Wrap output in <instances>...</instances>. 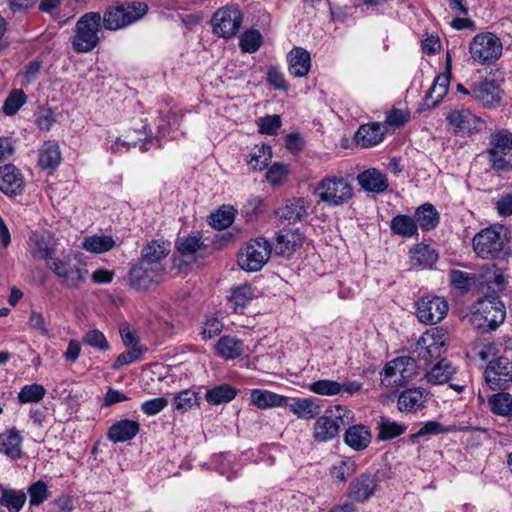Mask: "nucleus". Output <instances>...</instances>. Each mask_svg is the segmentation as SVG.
Masks as SVG:
<instances>
[{
  "label": "nucleus",
  "instance_id": "864d4df0",
  "mask_svg": "<svg viewBox=\"0 0 512 512\" xmlns=\"http://www.w3.org/2000/svg\"><path fill=\"white\" fill-rule=\"evenodd\" d=\"M356 472V463L351 459H342L336 462L330 470V475L332 478L345 482L349 477H351Z\"/></svg>",
  "mask_w": 512,
  "mask_h": 512
},
{
  "label": "nucleus",
  "instance_id": "412c9836",
  "mask_svg": "<svg viewBox=\"0 0 512 512\" xmlns=\"http://www.w3.org/2000/svg\"><path fill=\"white\" fill-rule=\"evenodd\" d=\"M23 188V176L14 165L0 167V191L8 196H16L22 193Z\"/></svg>",
  "mask_w": 512,
  "mask_h": 512
},
{
  "label": "nucleus",
  "instance_id": "79ce46f5",
  "mask_svg": "<svg viewBox=\"0 0 512 512\" xmlns=\"http://www.w3.org/2000/svg\"><path fill=\"white\" fill-rule=\"evenodd\" d=\"M390 229L395 235L412 237L417 234L418 227L413 218L408 215H397L392 218Z\"/></svg>",
  "mask_w": 512,
  "mask_h": 512
},
{
  "label": "nucleus",
  "instance_id": "f3484780",
  "mask_svg": "<svg viewBox=\"0 0 512 512\" xmlns=\"http://www.w3.org/2000/svg\"><path fill=\"white\" fill-rule=\"evenodd\" d=\"M446 120L456 134L471 135L481 130L483 121L467 109L453 110Z\"/></svg>",
  "mask_w": 512,
  "mask_h": 512
},
{
  "label": "nucleus",
  "instance_id": "a19ab883",
  "mask_svg": "<svg viewBox=\"0 0 512 512\" xmlns=\"http://www.w3.org/2000/svg\"><path fill=\"white\" fill-rule=\"evenodd\" d=\"M236 396V388L229 384H222L207 390L205 399L211 405H220L232 401Z\"/></svg>",
  "mask_w": 512,
  "mask_h": 512
},
{
  "label": "nucleus",
  "instance_id": "13d9d810",
  "mask_svg": "<svg viewBox=\"0 0 512 512\" xmlns=\"http://www.w3.org/2000/svg\"><path fill=\"white\" fill-rule=\"evenodd\" d=\"M146 348L141 346H134L131 350L122 352L113 364V369H119L122 366L129 365L137 360H140L142 355L146 352Z\"/></svg>",
  "mask_w": 512,
  "mask_h": 512
},
{
  "label": "nucleus",
  "instance_id": "052dcab7",
  "mask_svg": "<svg viewBox=\"0 0 512 512\" xmlns=\"http://www.w3.org/2000/svg\"><path fill=\"white\" fill-rule=\"evenodd\" d=\"M28 494L30 496L29 502L31 506H38L42 504L44 501H46L49 497L48 487L41 480L33 483L28 488Z\"/></svg>",
  "mask_w": 512,
  "mask_h": 512
},
{
  "label": "nucleus",
  "instance_id": "a18cd8bd",
  "mask_svg": "<svg viewBox=\"0 0 512 512\" xmlns=\"http://www.w3.org/2000/svg\"><path fill=\"white\" fill-rule=\"evenodd\" d=\"M254 289L249 284H243L234 288L229 297L235 311L244 309L254 298Z\"/></svg>",
  "mask_w": 512,
  "mask_h": 512
},
{
  "label": "nucleus",
  "instance_id": "5fc2aeb1",
  "mask_svg": "<svg viewBox=\"0 0 512 512\" xmlns=\"http://www.w3.org/2000/svg\"><path fill=\"white\" fill-rule=\"evenodd\" d=\"M262 35L258 30H248L239 39V46L246 53L256 52L262 45Z\"/></svg>",
  "mask_w": 512,
  "mask_h": 512
},
{
  "label": "nucleus",
  "instance_id": "423d86ee",
  "mask_svg": "<svg viewBox=\"0 0 512 512\" xmlns=\"http://www.w3.org/2000/svg\"><path fill=\"white\" fill-rule=\"evenodd\" d=\"M47 268L55 274L61 285L69 289L79 288L88 272L80 261L71 255L48 260Z\"/></svg>",
  "mask_w": 512,
  "mask_h": 512
},
{
  "label": "nucleus",
  "instance_id": "f8f14e48",
  "mask_svg": "<svg viewBox=\"0 0 512 512\" xmlns=\"http://www.w3.org/2000/svg\"><path fill=\"white\" fill-rule=\"evenodd\" d=\"M243 14L236 6H226L218 9L212 16L213 32L219 37L232 38L240 29Z\"/></svg>",
  "mask_w": 512,
  "mask_h": 512
},
{
  "label": "nucleus",
  "instance_id": "7ed1b4c3",
  "mask_svg": "<svg viewBox=\"0 0 512 512\" xmlns=\"http://www.w3.org/2000/svg\"><path fill=\"white\" fill-rule=\"evenodd\" d=\"M353 421L352 411L342 405L328 408L324 415L318 416L313 425V437L317 442H328L336 438L341 428Z\"/></svg>",
  "mask_w": 512,
  "mask_h": 512
},
{
  "label": "nucleus",
  "instance_id": "2eb2a0df",
  "mask_svg": "<svg viewBox=\"0 0 512 512\" xmlns=\"http://www.w3.org/2000/svg\"><path fill=\"white\" fill-rule=\"evenodd\" d=\"M484 377L491 389H508L512 385V362L506 357L491 360L485 369Z\"/></svg>",
  "mask_w": 512,
  "mask_h": 512
},
{
  "label": "nucleus",
  "instance_id": "680f3d73",
  "mask_svg": "<svg viewBox=\"0 0 512 512\" xmlns=\"http://www.w3.org/2000/svg\"><path fill=\"white\" fill-rule=\"evenodd\" d=\"M259 132L267 135H275L281 127L279 115H267L258 121Z\"/></svg>",
  "mask_w": 512,
  "mask_h": 512
},
{
  "label": "nucleus",
  "instance_id": "de8ad7c7",
  "mask_svg": "<svg viewBox=\"0 0 512 512\" xmlns=\"http://www.w3.org/2000/svg\"><path fill=\"white\" fill-rule=\"evenodd\" d=\"M46 394V389L40 384H29L21 388L17 399L20 404L38 403Z\"/></svg>",
  "mask_w": 512,
  "mask_h": 512
},
{
  "label": "nucleus",
  "instance_id": "f704fd0d",
  "mask_svg": "<svg viewBox=\"0 0 512 512\" xmlns=\"http://www.w3.org/2000/svg\"><path fill=\"white\" fill-rule=\"evenodd\" d=\"M344 440L349 447L360 451L369 445L371 434L364 425H352L346 430Z\"/></svg>",
  "mask_w": 512,
  "mask_h": 512
},
{
  "label": "nucleus",
  "instance_id": "a211bd4d",
  "mask_svg": "<svg viewBox=\"0 0 512 512\" xmlns=\"http://www.w3.org/2000/svg\"><path fill=\"white\" fill-rule=\"evenodd\" d=\"M451 77V57L449 52L446 55V72L443 74H439L431 88L429 89L427 95L424 98V106L426 108L436 107L446 96L449 89Z\"/></svg>",
  "mask_w": 512,
  "mask_h": 512
},
{
  "label": "nucleus",
  "instance_id": "72a5a7b5",
  "mask_svg": "<svg viewBox=\"0 0 512 512\" xmlns=\"http://www.w3.org/2000/svg\"><path fill=\"white\" fill-rule=\"evenodd\" d=\"M216 354L225 360H232L244 353V344L232 336H223L216 343Z\"/></svg>",
  "mask_w": 512,
  "mask_h": 512
},
{
  "label": "nucleus",
  "instance_id": "c9c22d12",
  "mask_svg": "<svg viewBox=\"0 0 512 512\" xmlns=\"http://www.w3.org/2000/svg\"><path fill=\"white\" fill-rule=\"evenodd\" d=\"M425 403V397L423 391L418 388L408 389L400 393L398 396V409L401 412H415L419 408L423 407Z\"/></svg>",
  "mask_w": 512,
  "mask_h": 512
},
{
  "label": "nucleus",
  "instance_id": "0eeeda50",
  "mask_svg": "<svg viewBox=\"0 0 512 512\" xmlns=\"http://www.w3.org/2000/svg\"><path fill=\"white\" fill-rule=\"evenodd\" d=\"M448 336L442 328L426 331L417 341L414 353L416 358L428 366L432 360L438 359L447 350Z\"/></svg>",
  "mask_w": 512,
  "mask_h": 512
},
{
  "label": "nucleus",
  "instance_id": "3c124183",
  "mask_svg": "<svg viewBox=\"0 0 512 512\" xmlns=\"http://www.w3.org/2000/svg\"><path fill=\"white\" fill-rule=\"evenodd\" d=\"M308 389L318 395L335 396L341 394L340 383L335 380L321 379L308 385Z\"/></svg>",
  "mask_w": 512,
  "mask_h": 512
},
{
  "label": "nucleus",
  "instance_id": "9d476101",
  "mask_svg": "<svg viewBox=\"0 0 512 512\" xmlns=\"http://www.w3.org/2000/svg\"><path fill=\"white\" fill-rule=\"evenodd\" d=\"M272 246L263 237L251 239L238 256L239 266L248 272L259 271L269 260Z\"/></svg>",
  "mask_w": 512,
  "mask_h": 512
},
{
  "label": "nucleus",
  "instance_id": "69168bd1",
  "mask_svg": "<svg viewBox=\"0 0 512 512\" xmlns=\"http://www.w3.org/2000/svg\"><path fill=\"white\" fill-rule=\"evenodd\" d=\"M168 403L169 401L165 397L154 398L142 403L141 410L147 416H153L166 408Z\"/></svg>",
  "mask_w": 512,
  "mask_h": 512
},
{
  "label": "nucleus",
  "instance_id": "0e129e2a",
  "mask_svg": "<svg viewBox=\"0 0 512 512\" xmlns=\"http://www.w3.org/2000/svg\"><path fill=\"white\" fill-rule=\"evenodd\" d=\"M223 324L214 316L206 318L202 326V336L204 339H211L221 333Z\"/></svg>",
  "mask_w": 512,
  "mask_h": 512
},
{
  "label": "nucleus",
  "instance_id": "c85d7f7f",
  "mask_svg": "<svg viewBox=\"0 0 512 512\" xmlns=\"http://www.w3.org/2000/svg\"><path fill=\"white\" fill-rule=\"evenodd\" d=\"M287 406L294 415L301 419H313L321 413V405L315 398H296Z\"/></svg>",
  "mask_w": 512,
  "mask_h": 512
},
{
  "label": "nucleus",
  "instance_id": "1a4fd4ad",
  "mask_svg": "<svg viewBox=\"0 0 512 512\" xmlns=\"http://www.w3.org/2000/svg\"><path fill=\"white\" fill-rule=\"evenodd\" d=\"M315 193L327 205L340 206L352 198L353 188L343 177H326L318 183Z\"/></svg>",
  "mask_w": 512,
  "mask_h": 512
},
{
  "label": "nucleus",
  "instance_id": "dca6fc26",
  "mask_svg": "<svg viewBox=\"0 0 512 512\" xmlns=\"http://www.w3.org/2000/svg\"><path fill=\"white\" fill-rule=\"evenodd\" d=\"M502 91L494 79L481 78L472 84V98L486 108H494L501 102Z\"/></svg>",
  "mask_w": 512,
  "mask_h": 512
},
{
  "label": "nucleus",
  "instance_id": "bf43d9fd",
  "mask_svg": "<svg viewBox=\"0 0 512 512\" xmlns=\"http://www.w3.org/2000/svg\"><path fill=\"white\" fill-rule=\"evenodd\" d=\"M83 343L102 351H107L110 347L105 335L98 329L86 332L83 336Z\"/></svg>",
  "mask_w": 512,
  "mask_h": 512
},
{
  "label": "nucleus",
  "instance_id": "ddd939ff",
  "mask_svg": "<svg viewBox=\"0 0 512 512\" xmlns=\"http://www.w3.org/2000/svg\"><path fill=\"white\" fill-rule=\"evenodd\" d=\"M165 267L155 268L149 263L139 260L129 270L128 284L136 291H146L152 284H159L165 274Z\"/></svg>",
  "mask_w": 512,
  "mask_h": 512
},
{
  "label": "nucleus",
  "instance_id": "2f4dec72",
  "mask_svg": "<svg viewBox=\"0 0 512 512\" xmlns=\"http://www.w3.org/2000/svg\"><path fill=\"white\" fill-rule=\"evenodd\" d=\"M0 453L12 459L22 457V437L16 429H10L0 434Z\"/></svg>",
  "mask_w": 512,
  "mask_h": 512
},
{
  "label": "nucleus",
  "instance_id": "9b49d317",
  "mask_svg": "<svg viewBox=\"0 0 512 512\" xmlns=\"http://www.w3.org/2000/svg\"><path fill=\"white\" fill-rule=\"evenodd\" d=\"M506 239L503 226H490L482 229L473 238V248L476 254L489 259L496 257L502 250Z\"/></svg>",
  "mask_w": 512,
  "mask_h": 512
},
{
  "label": "nucleus",
  "instance_id": "e2e57ef3",
  "mask_svg": "<svg viewBox=\"0 0 512 512\" xmlns=\"http://www.w3.org/2000/svg\"><path fill=\"white\" fill-rule=\"evenodd\" d=\"M288 166L282 163H274L266 173V179L272 185H278L288 175Z\"/></svg>",
  "mask_w": 512,
  "mask_h": 512
},
{
  "label": "nucleus",
  "instance_id": "b1692460",
  "mask_svg": "<svg viewBox=\"0 0 512 512\" xmlns=\"http://www.w3.org/2000/svg\"><path fill=\"white\" fill-rule=\"evenodd\" d=\"M288 70L294 77H304L311 68L310 53L302 47H294L287 54Z\"/></svg>",
  "mask_w": 512,
  "mask_h": 512
},
{
  "label": "nucleus",
  "instance_id": "09e8293b",
  "mask_svg": "<svg viewBox=\"0 0 512 512\" xmlns=\"http://www.w3.org/2000/svg\"><path fill=\"white\" fill-rule=\"evenodd\" d=\"M451 285L460 290L461 293H467L476 285V276L461 270H452L449 274Z\"/></svg>",
  "mask_w": 512,
  "mask_h": 512
},
{
  "label": "nucleus",
  "instance_id": "aec40b11",
  "mask_svg": "<svg viewBox=\"0 0 512 512\" xmlns=\"http://www.w3.org/2000/svg\"><path fill=\"white\" fill-rule=\"evenodd\" d=\"M304 241V236L299 230L283 229L276 233L274 251L276 255L289 258Z\"/></svg>",
  "mask_w": 512,
  "mask_h": 512
},
{
  "label": "nucleus",
  "instance_id": "c03bdc74",
  "mask_svg": "<svg viewBox=\"0 0 512 512\" xmlns=\"http://www.w3.org/2000/svg\"><path fill=\"white\" fill-rule=\"evenodd\" d=\"M115 246L114 239L109 235H93L86 237L82 243L84 250L92 253H104Z\"/></svg>",
  "mask_w": 512,
  "mask_h": 512
},
{
  "label": "nucleus",
  "instance_id": "338daca9",
  "mask_svg": "<svg viewBox=\"0 0 512 512\" xmlns=\"http://www.w3.org/2000/svg\"><path fill=\"white\" fill-rule=\"evenodd\" d=\"M119 333L125 346H139V337L136 330L127 322L120 324Z\"/></svg>",
  "mask_w": 512,
  "mask_h": 512
},
{
  "label": "nucleus",
  "instance_id": "4be33fe9",
  "mask_svg": "<svg viewBox=\"0 0 512 512\" xmlns=\"http://www.w3.org/2000/svg\"><path fill=\"white\" fill-rule=\"evenodd\" d=\"M386 127L379 122L361 125L355 133V141L364 148L379 144L386 133Z\"/></svg>",
  "mask_w": 512,
  "mask_h": 512
},
{
  "label": "nucleus",
  "instance_id": "393cba45",
  "mask_svg": "<svg viewBox=\"0 0 512 512\" xmlns=\"http://www.w3.org/2000/svg\"><path fill=\"white\" fill-rule=\"evenodd\" d=\"M417 368L416 359L409 356L398 357L388 362L383 368L382 375L385 379L400 374L401 379L410 378Z\"/></svg>",
  "mask_w": 512,
  "mask_h": 512
},
{
  "label": "nucleus",
  "instance_id": "cd10ccee",
  "mask_svg": "<svg viewBox=\"0 0 512 512\" xmlns=\"http://www.w3.org/2000/svg\"><path fill=\"white\" fill-rule=\"evenodd\" d=\"M169 246V243L164 241H152L143 248L140 260L149 263L154 268L155 265L157 267H164L162 261L166 259L170 252Z\"/></svg>",
  "mask_w": 512,
  "mask_h": 512
},
{
  "label": "nucleus",
  "instance_id": "4468645a",
  "mask_svg": "<svg viewBox=\"0 0 512 512\" xmlns=\"http://www.w3.org/2000/svg\"><path fill=\"white\" fill-rule=\"evenodd\" d=\"M416 316L426 325H434L442 321L448 313L449 305L440 296L426 295L416 302Z\"/></svg>",
  "mask_w": 512,
  "mask_h": 512
},
{
  "label": "nucleus",
  "instance_id": "4c0bfd02",
  "mask_svg": "<svg viewBox=\"0 0 512 512\" xmlns=\"http://www.w3.org/2000/svg\"><path fill=\"white\" fill-rule=\"evenodd\" d=\"M454 373L455 368L452 366L451 362L446 358H442L427 372L426 379L429 383L434 385L443 384L449 381Z\"/></svg>",
  "mask_w": 512,
  "mask_h": 512
},
{
  "label": "nucleus",
  "instance_id": "c756f323",
  "mask_svg": "<svg viewBox=\"0 0 512 512\" xmlns=\"http://www.w3.org/2000/svg\"><path fill=\"white\" fill-rule=\"evenodd\" d=\"M357 180L362 188L374 193H382L388 188L386 175L374 168L360 173Z\"/></svg>",
  "mask_w": 512,
  "mask_h": 512
},
{
  "label": "nucleus",
  "instance_id": "f257e3e1",
  "mask_svg": "<svg viewBox=\"0 0 512 512\" xmlns=\"http://www.w3.org/2000/svg\"><path fill=\"white\" fill-rule=\"evenodd\" d=\"M506 317V308L499 296L487 295L473 305L470 322L482 333L495 331Z\"/></svg>",
  "mask_w": 512,
  "mask_h": 512
},
{
  "label": "nucleus",
  "instance_id": "6ab92c4d",
  "mask_svg": "<svg viewBox=\"0 0 512 512\" xmlns=\"http://www.w3.org/2000/svg\"><path fill=\"white\" fill-rule=\"evenodd\" d=\"M376 488V478L371 474L363 473L349 484L347 496L354 502L364 503L374 495Z\"/></svg>",
  "mask_w": 512,
  "mask_h": 512
},
{
  "label": "nucleus",
  "instance_id": "39448f33",
  "mask_svg": "<svg viewBox=\"0 0 512 512\" xmlns=\"http://www.w3.org/2000/svg\"><path fill=\"white\" fill-rule=\"evenodd\" d=\"M101 14L99 12H87L76 22L71 45L76 53H88L100 43Z\"/></svg>",
  "mask_w": 512,
  "mask_h": 512
},
{
  "label": "nucleus",
  "instance_id": "ea45409f",
  "mask_svg": "<svg viewBox=\"0 0 512 512\" xmlns=\"http://www.w3.org/2000/svg\"><path fill=\"white\" fill-rule=\"evenodd\" d=\"M0 505L5 506L9 512H19L26 502L27 496L21 490L7 489L0 486Z\"/></svg>",
  "mask_w": 512,
  "mask_h": 512
},
{
  "label": "nucleus",
  "instance_id": "603ef678",
  "mask_svg": "<svg viewBox=\"0 0 512 512\" xmlns=\"http://www.w3.org/2000/svg\"><path fill=\"white\" fill-rule=\"evenodd\" d=\"M235 210L233 207H223L210 216V224L213 228L223 230L228 228L234 221Z\"/></svg>",
  "mask_w": 512,
  "mask_h": 512
},
{
  "label": "nucleus",
  "instance_id": "7c9ffc66",
  "mask_svg": "<svg viewBox=\"0 0 512 512\" xmlns=\"http://www.w3.org/2000/svg\"><path fill=\"white\" fill-rule=\"evenodd\" d=\"M412 266L420 268H431L438 260V253L427 244L419 243L410 250Z\"/></svg>",
  "mask_w": 512,
  "mask_h": 512
},
{
  "label": "nucleus",
  "instance_id": "f03ea898",
  "mask_svg": "<svg viewBox=\"0 0 512 512\" xmlns=\"http://www.w3.org/2000/svg\"><path fill=\"white\" fill-rule=\"evenodd\" d=\"M148 10L149 7L146 2H116L105 9L103 16H101V23L106 30H121L142 19Z\"/></svg>",
  "mask_w": 512,
  "mask_h": 512
},
{
  "label": "nucleus",
  "instance_id": "49530a36",
  "mask_svg": "<svg viewBox=\"0 0 512 512\" xmlns=\"http://www.w3.org/2000/svg\"><path fill=\"white\" fill-rule=\"evenodd\" d=\"M377 429V439L380 441H386L404 434L407 427L394 421L382 420L380 423H378Z\"/></svg>",
  "mask_w": 512,
  "mask_h": 512
},
{
  "label": "nucleus",
  "instance_id": "774afa93",
  "mask_svg": "<svg viewBox=\"0 0 512 512\" xmlns=\"http://www.w3.org/2000/svg\"><path fill=\"white\" fill-rule=\"evenodd\" d=\"M267 81L276 90L286 91L288 84L284 78V75L279 71L277 67H270L267 72Z\"/></svg>",
  "mask_w": 512,
  "mask_h": 512
},
{
  "label": "nucleus",
  "instance_id": "4d7b16f0",
  "mask_svg": "<svg viewBox=\"0 0 512 512\" xmlns=\"http://www.w3.org/2000/svg\"><path fill=\"white\" fill-rule=\"evenodd\" d=\"M203 245L200 235L182 237L179 239L177 249L182 256L194 255Z\"/></svg>",
  "mask_w": 512,
  "mask_h": 512
},
{
  "label": "nucleus",
  "instance_id": "37998d69",
  "mask_svg": "<svg viewBox=\"0 0 512 512\" xmlns=\"http://www.w3.org/2000/svg\"><path fill=\"white\" fill-rule=\"evenodd\" d=\"M488 406L493 414L499 416H512V395L499 392L488 398Z\"/></svg>",
  "mask_w": 512,
  "mask_h": 512
},
{
  "label": "nucleus",
  "instance_id": "473e14b6",
  "mask_svg": "<svg viewBox=\"0 0 512 512\" xmlns=\"http://www.w3.org/2000/svg\"><path fill=\"white\" fill-rule=\"evenodd\" d=\"M61 161V152L54 141H46L39 149L38 164L43 170L53 171Z\"/></svg>",
  "mask_w": 512,
  "mask_h": 512
},
{
  "label": "nucleus",
  "instance_id": "5701e85b",
  "mask_svg": "<svg viewBox=\"0 0 512 512\" xmlns=\"http://www.w3.org/2000/svg\"><path fill=\"white\" fill-rule=\"evenodd\" d=\"M310 203L304 198L288 199L285 204L276 210V215L290 223L301 221L308 215Z\"/></svg>",
  "mask_w": 512,
  "mask_h": 512
},
{
  "label": "nucleus",
  "instance_id": "20e7f679",
  "mask_svg": "<svg viewBox=\"0 0 512 512\" xmlns=\"http://www.w3.org/2000/svg\"><path fill=\"white\" fill-rule=\"evenodd\" d=\"M485 155L493 171L497 173L512 171V132L501 129L492 133Z\"/></svg>",
  "mask_w": 512,
  "mask_h": 512
},
{
  "label": "nucleus",
  "instance_id": "6e6d98bb",
  "mask_svg": "<svg viewBox=\"0 0 512 512\" xmlns=\"http://www.w3.org/2000/svg\"><path fill=\"white\" fill-rule=\"evenodd\" d=\"M26 95L22 90L14 89L10 92L3 105V112L12 116L25 104Z\"/></svg>",
  "mask_w": 512,
  "mask_h": 512
},
{
  "label": "nucleus",
  "instance_id": "e433bc0d",
  "mask_svg": "<svg viewBox=\"0 0 512 512\" xmlns=\"http://www.w3.org/2000/svg\"><path fill=\"white\" fill-rule=\"evenodd\" d=\"M415 222L424 231H430L437 227L440 215L435 207L430 203H425L417 208L415 212Z\"/></svg>",
  "mask_w": 512,
  "mask_h": 512
},
{
  "label": "nucleus",
  "instance_id": "bb28decb",
  "mask_svg": "<svg viewBox=\"0 0 512 512\" xmlns=\"http://www.w3.org/2000/svg\"><path fill=\"white\" fill-rule=\"evenodd\" d=\"M140 430L137 421L124 419L114 423L108 430V439L114 443L125 442L133 439Z\"/></svg>",
  "mask_w": 512,
  "mask_h": 512
},
{
  "label": "nucleus",
  "instance_id": "58836bf2",
  "mask_svg": "<svg viewBox=\"0 0 512 512\" xmlns=\"http://www.w3.org/2000/svg\"><path fill=\"white\" fill-rule=\"evenodd\" d=\"M30 239L34 244V256L46 260V264L48 260L54 258L52 257L54 251L53 241L48 232L34 233Z\"/></svg>",
  "mask_w": 512,
  "mask_h": 512
},
{
  "label": "nucleus",
  "instance_id": "6e6552de",
  "mask_svg": "<svg viewBox=\"0 0 512 512\" xmlns=\"http://www.w3.org/2000/svg\"><path fill=\"white\" fill-rule=\"evenodd\" d=\"M503 45L494 33H479L469 44V52L474 62L489 65L496 62L502 55Z\"/></svg>",
  "mask_w": 512,
  "mask_h": 512
},
{
  "label": "nucleus",
  "instance_id": "a878e982",
  "mask_svg": "<svg viewBox=\"0 0 512 512\" xmlns=\"http://www.w3.org/2000/svg\"><path fill=\"white\" fill-rule=\"evenodd\" d=\"M251 403L259 409L285 407L288 397L264 389H253L250 393Z\"/></svg>",
  "mask_w": 512,
  "mask_h": 512
},
{
  "label": "nucleus",
  "instance_id": "8fccbe9b",
  "mask_svg": "<svg viewBox=\"0 0 512 512\" xmlns=\"http://www.w3.org/2000/svg\"><path fill=\"white\" fill-rule=\"evenodd\" d=\"M198 393L187 389L179 392L173 397V406L176 410L186 412L194 406L199 405Z\"/></svg>",
  "mask_w": 512,
  "mask_h": 512
}]
</instances>
